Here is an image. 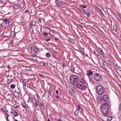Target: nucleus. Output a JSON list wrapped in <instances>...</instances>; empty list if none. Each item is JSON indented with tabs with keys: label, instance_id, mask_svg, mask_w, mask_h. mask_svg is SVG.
Masks as SVG:
<instances>
[{
	"label": "nucleus",
	"instance_id": "nucleus-1",
	"mask_svg": "<svg viewBox=\"0 0 121 121\" xmlns=\"http://www.w3.org/2000/svg\"><path fill=\"white\" fill-rule=\"evenodd\" d=\"M108 104H104L101 108V110L104 114L107 113L108 112L109 108Z\"/></svg>",
	"mask_w": 121,
	"mask_h": 121
},
{
	"label": "nucleus",
	"instance_id": "nucleus-2",
	"mask_svg": "<svg viewBox=\"0 0 121 121\" xmlns=\"http://www.w3.org/2000/svg\"><path fill=\"white\" fill-rule=\"evenodd\" d=\"M96 90L98 93L99 95L103 94L105 91L104 88L100 85H99L97 86Z\"/></svg>",
	"mask_w": 121,
	"mask_h": 121
},
{
	"label": "nucleus",
	"instance_id": "nucleus-3",
	"mask_svg": "<svg viewBox=\"0 0 121 121\" xmlns=\"http://www.w3.org/2000/svg\"><path fill=\"white\" fill-rule=\"evenodd\" d=\"M78 79V77L75 75L72 76L70 78V82L71 84H73L75 83Z\"/></svg>",
	"mask_w": 121,
	"mask_h": 121
},
{
	"label": "nucleus",
	"instance_id": "nucleus-4",
	"mask_svg": "<svg viewBox=\"0 0 121 121\" xmlns=\"http://www.w3.org/2000/svg\"><path fill=\"white\" fill-rule=\"evenodd\" d=\"M108 99V97L107 95H105L103 97H101L100 100L101 101V103L103 104H107L106 103L107 102Z\"/></svg>",
	"mask_w": 121,
	"mask_h": 121
},
{
	"label": "nucleus",
	"instance_id": "nucleus-5",
	"mask_svg": "<svg viewBox=\"0 0 121 121\" xmlns=\"http://www.w3.org/2000/svg\"><path fill=\"white\" fill-rule=\"evenodd\" d=\"M94 79L97 81L100 82L102 80L101 76L97 73H95L94 74Z\"/></svg>",
	"mask_w": 121,
	"mask_h": 121
},
{
	"label": "nucleus",
	"instance_id": "nucleus-6",
	"mask_svg": "<svg viewBox=\"0 0 121 121\" xmlns=\"http://www.w3.org/2000/svg\"><path fill=\"white\" fill-rule=\"evenodd\" d=\"M76 86L78 88L81 89H83V82L81 80L79 81L76 83Z\"/></svg>",
	"mask_w": 121,
	"mask_h": 121
},
{
	"label": "nucleus",
	"instance_id": "nucleus-7",
	"mask_svg": "<svg viewBox=\"0 0 121 121\" xmlns=\"http://www.w3.org/2000/svg\"><path fill=\"white\" fill-rule=\"evenodd\" d=\"M31 53L33 54H35L39 51V49L37 47L35 46H33L31 47Z\"/></svg>",
	"mask_w": 121,
	"mask_h": 121
},
{
	"label": "nucleus",
	"instance_id": "nucleus-8",
	"mask_svg": "<svg viewBox=\"0 0 121 121\" xmlns=\"http://www.w3.org/2000/svg\"><path fill=\"white\" fill-rule=\"evenodd\" d=\"M34 99L36 102H39V97L37 95H35L34 96Z\"/></svg>",
	"mask_w": 121,
	"mask_h": 121
},
{
	"label": "nucleus",
	"instance_id": "nucleus-9",
	"mask_svg": "<svg viewBox=\"0 0 121 121\" xmlns=\"http://www.w3.org/2000/svg\"><path fill=\"white\" fill-rule=\"evenodd\" d=\"M36 23L35 22H30L29 25V27L30 29L32 28V26H34L36 25Z\"/></svg>",
	"mask_w": 121,
	"mask_h": 121
},
{
	"label": "nucleus",
	"instance_id": "nucleus-10",
	"mask_svg": "<svg viewBox=\"0 0 121 121\" xmlns=\"http://www.w3.org/2000/svg\"><path fill=\"white\" fill-rule=\"evenodd\" d=\"M69 91L72 96H74L76 93L73 90V89L72 88L69 89Z\"/></svg>",
	"mask_w": 121,
	"mask_h": 121
},
{
	"label": "nucleus",
	"instance_id": "nucleus-11",
	"mask_svg": "<svg viewBox=\"0 0 121 121\" xmlns=\"http://www.w3.org/2000/svg\"><path fill=\"white\" fill-rule=\"evenodd\" d=\"M56 5L58 6H60L62 4V3L61 2L59 1L58 0H57L55 1Z\"/></svg>",
	"mask_w": 121,
	"mask_h": 121
},
{
	"label": "nucleus",
	"instance_id": "nucleus-12",
	"mask_svg": "<svg viewBox=\"0 0 121 121\" xmlns=\"http://www.w3.org/2000/svg\"><path fill=\"white\" fill-rule=\"evenodd\" d=\"M39 106L41 110L43 111V110L44 109V106L42 103H40L39 105Z\"/></svg>",
	"mask_w": 121,
	"mask_h": 121
},
{
	"label": "nucleus",
	"instance_id": "nucleus-13",
	"mask_svg": "<svg viewBox=\"0 0 121 121\" xmlns=\"http://www.w3.org/2000/svg\"><path fill=\"white\" fill-rule=\"evenodd\" d=\"M86 74L88 75V77H89L91 75H92L93 73L92 72L88 70L86 71Z\"/></svg>",
	"mask_w": 121,
	"mask_h": 121
},
{
	"label": "nucleus",
	"instance_id": "nucleus-14",
	"mask_svg": "<svg viewBox=\"0 0 121 121\" xmlns=\"http://www.w3.org/2000/svg\"><path fill=\"white\" fill-rule=\"evenodd\" d=\"M11 113L13 115H14L15 116H17L18 115L17 113L14 110H12Z\"/></svg>",
	"mask_w": 121,
	"mask_h": 121
},
{
	"label": "nucleus",
	"instance_id": "nucleus-15",
	"mask_svg": "<svg viewBox=\"0 0 121 121\" xmlns=\"http://www.w3.org/2000/svg\"><path fill=\"white\" fill-rule=\"evenodd\" d=\"M14 95L16 98H18L19 96V93L18 92L15 91L14 93Z\"/></svg>",
	"mask_w": 121,
	"mask_h": 121
},
{
	"label": "nucleus",
	"instance_id": "nucleus-16",
	"mask_svg": "<svg viewBox=\"0 0 121 121\" xmlns=\"http://www.w3.org/2000/svg\"><path fill=\"white\" fill-rule=\"evenodd\" d=\"M84 11L85 13V14H86L87 15H88L89 16H90V13L87 10H84Z\"/></svg>",
	"mask_w": 121,
	"mask_h": 121
},
{
	"label": "nucleus",
	"instance_id": "nucleus-17",
	"mask_svg": "<svg viewBox=\"0 0 121 121\" xmlns=\"http://www.w3.org/2000/svg\"><path fill=\"white\" fill-rule=\"evenodd\" d=\"M12 79H8L7 80V83H10L12 82Z\"/></svg>",
	"mask_w": 121,
	"mask_h": 121
},
{
	"label": "nucleus",
	"instance_id": "nucleus-18",
	"mask_svg": "<svg viewBox=\"0 0 121 121\" xmlns=\"http://www.w3.org/2000/svg\"><path fill=\"white\" fill-rule=\"evenodd\" d=\"M113 30L115 31H116L117 30V29L116 26L115 25H114L113 26Z\"/></svg>",
	"mask_w": 121,
	"mask_h": 121
},
{
	"label": "nucleus",
	"instance_id": "nucleus-19",
	"mask_svg": "<svg viewBox=\"0 0 121 121\" xmlns=\"http://www.w3.org/2000/svg\"><path fill=\"white\" fill-rule=\"evenodd\" d=\"M79 112L78 110L77 109L74 113V114L75 115H77L78 114Z\"/></svg>",
	"mask_w": 121,
	"mask_h": 121
},
{
	"label": "nucleus",
	"instance_id": "nucleus-20",
	"mask_svg": "<svg viewBox=\"0 0 121 121\" xmlns=\"http://www.w3.org/2000/svg\"><path fill=\"white\" fill-rule=\"evenodd\" d=\"M84 89L87 86V84L84 81Z\"/></svg>",
	"mask_w": 121,
	"mask_h": 121
},
{
	"label": "nucleus",
	"instance_id": "nucleus-21",
	"mask_svg": "<svg viewBox=\"0 0 121 121\" xmlns=\"http://www.w3.org/2000/svg\"><path fill=\"white\" fill-rule=\"evenodd\" d=\"M112 117L110 116L107 119V121H110L112 119Z\"/></svg>",
	"mask_w": 121,
	"mask_h": 121
},
{
	"label": "nucleus",
	"instance_id": "nucleus-22",
	"mask_svg": "<svg viewBox=\"0 0 121 121\" xmlns=\"http://www.w3.org/2000/svg\"><path fill=\"white\" fill-rule=\"evenodd\" d=\"M15 87V85L14 84H12L10 86V87L12 89H14Z\"/></svg>",
	"mask_w": 121,
	"mask_h": 121
},
{
	"label": "nucleus",
	"instance_id": "nucleus-23",
	"mask_svg": "<svg viewBox=\"0 0 121 121\" xmlns=\"http://www.w3.org/2000/svg\"><path fill=\"white\" fill-rule=\"evenodd\" d=\"M15 35V32H12L11 33V35L12 36H14Z\"/></svg>",
	"mask_w": 121,
	"mask_h": 121
},
{
	"label": "nucleus",
	"instance_id": "nucleus-24",
	"mask_svg": "<svg viewBox=\"0 0 121 121\" xmlns=\"http://www.w3.org/2000/svg\"><path fill=\"white\" fill-rule=\"evenodd\" d=\"M71 71L72 72H73L74 71V68L73 67L71 68Z\"/></svg>",
	"mask_w": 121,
	"mask_h": 121
},
{
	"label": "nucleus",
	"instance_id": "nucleus-25",
	"mask_svg": "<svg viewBox=\"0 0 121 121\" xmlns=\"http://www.w3.org/2000/svg\"><path fill=\"white\" fill-rule=\"evenodd\" d=\"M38 102H35V103L34 104V106L36 107H37L38 106Z\"/></svg>",
	"mask_w": 121,
	"mask_h": 121
},
{
	"label": "nucleus",
	"instance_id": "nucleus-26",
	"mask_svg": "<svg viewBox=\"0 0 121 121\" xmlns=\"http://www.w3.org/2000/svg\"><path fill=\"white\" fill-rule=\"evenodd\" d=\"M18 8V6L17 5L14 6L13 7V8L15 9H17Z\"/></svg>",
	"mask_w": 121,
	"mask_h": 121
},
{
	"label": "nucleus",
	"instance_id": "nucleus-27",
	"mask_svg": "<svg viewBox=\"0 0 121 121\" xmlns=\"http://www.w3.org/2000/svg\"><path fill=\"white\" fill-rule=\"evenodd\" d=\"M47 56L48 58H49L50 57V55L48 53H47Z\"/></svg>",
	"mask_w": 121,
	"mask_h": 121
},
{
	"label": "nucleus",
	"instance_id": "nucleus-28",
	"mask_svg": "<svg viewBox=\"0 0 121 121\" xmlns=\"http://www.w3.org/2000/svg\"><path fill=\"white\" fill-rule=\"evenodd\" d=\"M52 55L53 57L55 58L56 57V54L55 53H53L52 54Z\"/></svg>",
	"mask_w": 121,
	"mask_h": 121
},
{
	"label": "nucleus",
	"instance_id": "nucleus-29",
	"mask_svg": "<svg viewBox=\"0 0 121 121\" xmlns=\"http://www.w3.org/2000/svg\"><path fill=\"white\" fill-rule=\"evenodd\" d=\"M94 53L96 55L99 56L98 53L97 51H95L94 52Z\"/></svg>",
	"mask_w": 121,
	"mask_h": 121
},
{
	"label": "nucleus",
	"instance_id": "nucleus-30",
	"mask_svg": "<svg viewBox=\"0 0 121 121\" xmlns=\"http://www.w3.org/2000/svg\"><path fill=\"white\" fill-rule=\"evenodd\" d=\"M39 76L40 77L42 78H43L44 77V76L43 75L40 74H39Z\"/></svg>",
	"mask_w": 121,
	"mask_h": 121
},
{
	"label": "nucleus",
	"instance_id": "nucleus-31",
	"mask_svg": "<svg viewBox=\"0 0 121 121\" xmlns=\"http://www.w3.org/2000/svg\"><path fill=\"white\" fill-rule=\"evenodd\" d=\"M4 116L6 117H9V116H8V114L6 113L5 114Z\"/></svg>",
	"mask_w": 121,
	"mask_h": 121
},
{
	"label": "nucleus",
	"instance_id": "nucleus-32",
	"mask_svg": "<svg viewBox=\"0 0 121 121\" xmlns=\"http://www.w3.org/2000/svg\"><path fill=\"white\" fill-rule=\"evenodd\" d=\"M4 21L5 22L4 23H5L6 22H8V21H7V19H4Z\"/></svg>",
	"mask_w": 121,
	"mask_h": 121
},
{
	"label": "nucleus",
	"instance_id": "nucleus-33",
	"mask_svg": "<svg viewBox=\"0 0 121 121\" xmlns=\"http://www.w3.org/2000/svg\"><path fill=\"white\" fill-rule=\"evenodd\" d=\"M22 105L26 109V107L25 105V104H22Z\"/></svg>",
	"mask_w": 121,
	"mask_h": 121
},
{
	"label": "nucleus",
	"instance_id": "nucleus-34",
	"mask_svg": "<svg viewBox=\"0 0 121 121\" xmlns=\"http://www.w3.org/2000/svg\"><path fill=\"white\" fill-rule=\"evenodd\" d=\"M44 35L45 36H47L48 35V33L47 32L44 33Z\"/></svg>",
	"mask_w": 121,
	"mask_h": 121
},
{
	"label": "nucleus",
	"instance_id": "nucleus-35",
	"mask_svg": "<svg viewBox=\"0 0 121 121\" xmlns=\"http://www.w3.org/2000/svg\"><path fill=\"white\" fill-rule=\"evenodd\" d=\"M99 50H100V51H101V53L102 54H104L102 49L101 48H100Z\"/></svg>",
	"mask_w": 121,
	"mask_h": 121
},
{
	"label": "nucleus",
	"instance_id": "nucleus-36",
	"mask_svg": "<svg viewBox=\"0 0 121 121\" xmlns=\"http://www.w3.org/2000/svg\"><path fill=\"white\" fill-rule=\"evenodd\" d=\"M121 104L120 103L119 105V109L120 110H121Z\"/></svg>",
	"mask_w": 121,
	"mask_h": 121
},
{
	"label": "nucleus",
	"instance_id": "nucleus-37",
	"mask_svg": "<svg viewBox=\"0 0 121 121\" xmlns=\"http://www.w3.org/2000/svg\"><path fill=\"white\" fill-rule=\"evenodd\" d=\"M30 98L29 97V98H28V99L27 100V102H30Z\"/></svg>",
	"mask_w": 121,
	"mask_h": 121
},
{
	"label": "nucleus",
	"instance_id": "nucleus-38",
	"mask_svg": "<svg viewBox=\"0 0 121 121\" xmlns=\"http://www.w3.org/2000/svg\"><path fill=\"white\" fill-rule=\"evenodd\" d=\"M103 67L104 68H105V65L103 63Z\"/></svg>",
	"mask_w": 121,
	"mask_h": 121
},
{
	"label": "nucleus",
	"instance_id": "nucleus-39",
	"mask_svg": "<svg viewBox=\"0 0 121 121\" xmlns=\"http://www.w3.org/2000/svg\"><path fill=\"white\" fill-rule=\"evenodd\" d=\"M65 63H62V66L63 67H64L65 66Z\"/></svg>",
	"mask_w": 121,
	"mask_h": 121
},
{
	"label": "nucleus",
	"instance_id": "nucleus-40",
	"mask_svg": "<svg viewBox=\"0 0 121 121\" xmlns=\"http://www.w3.org/2000/svg\"><path fill=\"white\" fill-rule=\"evenodd\" d=\"M78 109L79 110H80L81 109V108L80 106H79V105H78Z\"/></svg>",
	"mask_w": 121,
	"mask_h": 121
},
{
	"label": "nucleus",
	"instance_id": "nucleus-41",
	"mask_svg": "<svg viewBox=\"0 0 121 121\" xmlns=\"http://www.w3.org/2000/svg\"><path fill=\"white\" fill-rule=\"evenodd\" d=\"M56 93L57 94V95H58V91L57 90H56Z\"/></svg>",
	"mask_w": 121,
	"mask_h": 121
},
{
	"label": "nucleus",
	"instance_id": "nucleus-42",
	"mask_svg": "<svg viewBox=\"0 0 121 121\" xmlns=\"http://www.w3.org/2000/svg\"><path fill=\"white\" fill-rule=\"evenodd\" d=\"M43 66H44L45 65V62H43Z\"/></svg>",
	"mask_w": 121,
	"mask_h": 121
},
{
	"label": "nucleus",
	"instance_id": "nucleus-43",
	"mask_svg": "<svg viewBox=\"0 0 121 121\" xmlns=\"http://www.w3.org/2000/svg\"><path fill=\"white\" fill-rule=\"evenodd\" d=\"M50 40V39H48L46 40V41L48 42Z\"/></svg>",
	"mask_w": 121,
	"mask_h": 121
},
{
	"label": "nucleus",
	"instance_id": "nucleus-44",
	"mask_svg": "<svg viewBox=\"0 0 121 121\" xmlns=\"http://www.w3.org/2000/svg\"><path fill=\"white\" fill-rule=\"evenodd\" d=\"M3 1L1 0H0V4L2 3Z\"/></svg>",
	"mask_w": 121,
	"mask_h": 121
},
{
	"label": "nucleus",
	"instance_id": "nucleus-45",
	"mask_svg": "<svg viewBox=\"0 0 121 121\" xmlns=\"http://www.w3.org/2000/svg\"><path fill=\"white\" fill-rule=\"evenodd\" d=\"M28 11L27 10L25 11V13H27L28 12Z\"/></svg>",
	"mask_w": 121,
	"mask_h": 121
},
{
	"label": "nucleus",
	"instance_id": "nucleus-46",
	"mask_svg": "<svg viewBox=\"0 0 121 121\" xmlns=\"http://www.w3.org/2000/svg\"><path fill=\"white\" fill-rule=\"evenodd\" d=\"M81 112H82V113H83V110L82 108V110H81Z\"/></svg>",
	"mask_w": 121,
	"mask_h": 121
},
{
	"label": "nucleus",
	"instance_id": "nucleus-47",
	"mask_svg": "<svg viewBox=\"0 0 121 121\" xmlns=\"http://www.w3.org/2000/svg\"><path fill=\"white\" fill-rule=\"evenodd\" d=\"M99 11H100V13H101L102 14H103V13H102V11H101L100 10H99Z\"/></svg>",
	"mask_w": 121,
	"mask_h": 121
},
{
	"label": "nucleus",
	"instance_id": "nucleus-48",
	"mask_svg": "<svg viewBox=\"0 0 121 121\" xmlns=\"http://www.w3.org/2000/svg\"><path fill=\"white\" fill-rule=\"evenodd\" d=\"M80 7H83V5L82 4H81L80 5Z\"/></svg>",
	"mask_w": 121,
	"mask_h": 121
},
{
	"label": "nucleus",
	"instance_id": "nucleus-49",
	"mask_svg": "<svg viewBox=\"0 0 121 121\" xmlns=\"http://www.w3.org/2000/svg\"><path fill=\"white\" fill-rule=\"evenodd\" d=\"M7 67L8 68H9V69H10V66L9 65H8L7 66Z\"/></svg>",
	"mask_w": 121,
	"mask_h": 121
},
{
	"label": "nucleus",
	"instance_id": "nucleus-50",
	"mask_svg": "<svg viewBox=\"0 0 121 121\" xmlns=\"http://www.w3.org/2000/svg\"><path fill=\"white\" fill-rule=\"evenodd\" d=\"M58 121H62V120L61 119H59L58 120Z\"/></svg>",
	"mask_w": 121,
	"mask_h": 121
},
{
	"label": "nucleus",
	"instance_id": "nucleus-51",
	"mask_svg": "<svg viewBox=\"0 0 121 121\" xmlns=\"http://www.w3.org/2000/svg\"><path fill=\"white\" fill-rule=\"evenodd\" d=\"M8 117H6V119L7 120V121H8Z\"/></svg>",
	"mask_w": 121,
	"mask_h": 121
},
{
	"label": "nucleus",
	"instance_id": "nucleus-52",
	"mask_svg": "<svg viewBox=\"0 0 121 121\" xmlns=\"http://www.w3.org/2000/svg\"><path fill=\"white\" fill-rule=\"evenodd\" d=\"M86 8V6L84 5V8Z\"/></svg>",
	"mask_w": 121,
	"mask_h": 121
},
{
	"label": "nucleus",
	"instance_id": "nucleus-53",
	"mask_svg": "<svg viewBox=\"0 0 121 121\" xmlns=\"http://www.w3.org/2000/svg\"><path fill=\"white\" fill-rule=\"evenodd\" d=\"M56 98H59V96H58V95H57V96H56Z\"/></svg>",
	"mask_w": 121,
	"mask_h": 121
},
{
	"label": "nucleus",
	"instance_id": "nucleus-54",
	"mask_svg": "<svg viewBox=\"0 0 121 121\" xmlns=\"http://www.w3.org/2000/svg\"><path fill=\"white\" fill-rule=\"evenodd\" d=\"M55 41H57V38H55Z\"/></svg>",
	"mask_w": 121,
	"mask_h": 121
},
{
	"label": "nucleus",
	"instance_id": "nucleus-55",
	"mask_svg": "<svg viewBox=\"0 0 121 121\" xmlns=\"http://www.w3.org/2000/svg\"><path fill=\"white\" fill-rule=\"evenodd\" d=\"M48 121H50V119H48Z\"/></svg>",
	"mask_w": 121,
	"mask_h": 121
},
{
	"label": "nucleus",
	"instance_id": "nucleus-56",
	"mask_svg": "<svg viewBox=\"0 0 121 121\" xmlns=\"http://www.w3.org/2000/svg\"><path fill=\"white\" fill-rule=\"evenodd\" d=\"M85 55H86V56H87H87H88V55H87V54H85Z\"/></svg>",
	"mask_w": 121,
	"mask_h": 121
},
{
	"label": "nucleus",
	"instance_id": "nucleus-57",
	"mask_svg": "<svg viewBox=\"0 0 121 121\" xmlns=\"http://www.w3.org/2000/svg\"><path fill=\"white\" fill-rule=\"evenodd\" d=\"M8 23H10V22H9V21H8Z\"/></svg>",
	"mask_w": 121,
	"mask_h": 121
},
{
	"label": "nucleus",
	"instance_id": "nucleus-58",
	"mask_svg": "<svg viewBox=\"0 0 121 121\" xmlns=\"http://www.w3.org/2000/svg\"><path fill=\"white\" fill-rule=\"evenodd\" d=\"M1 110L3 112H4V111H3V109H1Z\"/></svg>",
	"mask_w": 121,
	"mask_h": 121
},
{
	"label": "nucleus",
	"instance_id": "nucleus-59",
	"mask_svg": "<svg viewBox=\"0 0 121 121\" xmlns=\"http://www.w3.org/2000/svg\"><path fill=\"white\" fill-rule=\"evenodd\" d=\"M21 4H20V6L21 7V8H22V7H21Z\"/></svg>",
	"mask_w": 121,
	"mask_h": 121
},
{
	"label": "nucleus",
	"instance_id": "nucleus-60",
	"mask_svg": "<svg viewBox=\"0 0 121 121\" xmlns=\"http://www.w3.org/2000/svg\"><path fill=\"white\" fill-rule=\"evenodd\" d=\"M80 26H81L82 28V26H81L80 24Z\"/></svg>",
	"mask_w": 121,
	"mask_h": 121
},
{
	"label": "nucleus",
	"instance_id": "nucleus-61",
	"mask_svg": "<svg viewBox=\"0 0 121 121\" xmlns=\"http://www.w3.org/2000/svg\"><path fill=\"white\" fill-rule=\"evenodd\" d=\"M82 80L83 81V78H82Z\"/></svg>",
	"mask_w": 121,
	"mask_h": 121
},
{
	"label": "nucleus",
	"instance_id": "nucleus-62",
	"mask_svg": "<svg viewBox=\"0 0 121 121\" xmlns=\"http://www.w3.org/2000/svg\"><path fill=\"white\" fill-rule=\"evenodd\" d=\"M39 20H40V21H41V20H40V19H39Z\"/></svg>",
	"mask_w": 121,
	"mask_h": 121
},
{
	"label": "nucleus",
	"instance_id": "nucleus-63",
	"mask_svg": "<svg viewBox=\"0 0 121 121\" xmlns=\"http://www.w3.org/2000/svg\"><path fill=\"white\" fill-rule=\"evenodd\" d=\"M20 81H21V82H22V81H21V80H20Z\"/></svg>",
	"mask_w": 121,
	"mask_h": 121
}]
</instances>
